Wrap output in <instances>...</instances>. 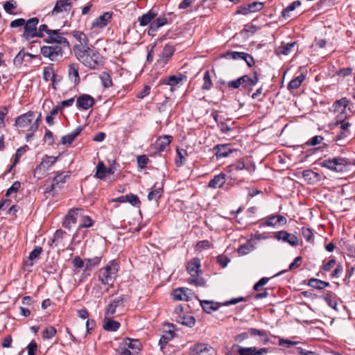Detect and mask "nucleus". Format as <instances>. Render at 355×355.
I'll return each mask as SVG.
<instances>
[{"instance_id": "1", "label": "nucleus", "mask_w": 355, "mask_h": 355, "mask_svg": "<svg viewBox=\"0 0 355 355\" xmlns=\"http://www.w3.org/2000/svg\"><path fill=\"white\" fill-rule=\"evenodd\" d=\"M75 55L84 66L95 69L101 64L103 57L95 48H85L78 46L75 49Z\"/></svg>"}, {"instance_id": "39", "label": "nucleus", "mask_w": 355, "mask_h": 355, "mask_svg": "<svg viewBox=\"0 0 355 355\" xmlns=\"http://www.w3.org/2000/svg\"><path fill=\"white\" fill-rule=\"evenodd\" d=\"M246 53L245 52H236V51H227L223 53L221 57L230 60H243Z\"/></svg>"}, {"instance_id": "63", "label": "nucleus", "mask_w": 355, "mask_h": 355, "mask_svg": "<svg viewBox=\"0 0 355 355\" xmlns=\"http://www.w3.org/2000/svg\"><path fill=\"white\" fill-rule=\"evenodd\" d=\"M37 345L35 340H32L27 346L28 355H35Z\"/></svg>"}, {"instance_id": "12", "label": "nucleus", "mask_w": 355, "mask_h": 355, "mask_svg": "<svg viewBox=\"0 0 355 355\" xmlns=\"http://www.w3.org/2000/svg\"><path fill=\"white\" fill-rule=\"evenodd\" d=\"M62 35L60 30H52L51 32L49 33V35H48L47 38L44 40V42L48 44L55 43L62 45L64 47H69V42L67 39L64 37Z\"/></svg>"}, {"instance_id": "37", "label": "nucleus", "mask_w": 355, "mask_h": 355, "mask_svg": "<svg viewBox=\"0 0 355 355\" xmlns=\"http://www.w3.org/2000/svg\"><path fill=\"white\" fill-rule=\"evenodd\" d=\"M349 104V101L344 97L339 100L336 101L333 104L334 110L338 112L340 109L343 112Z\"/></svg>"}, {"instance_id": "14", "label": "nucleus", "mask_w": 355, "mask_h": 355, "mask_svg": "<svg viewBox=\"0 0 355 355\" xmlns=\"http://www.w3.org/2000/svg\"><path fill=\"white\" fill-rule=\"evenodd\" d=\"M235 347V346H234ZM237 352L239 355H265L268 352L266 347L257 349L256 347H244L236 345Z\"/></svg>"}, {"instance_id": "19", "label": "nucleus", "mask_w": 355, "mask_h": 355, "mask_svg": "<svg viewBox=\"0 0 355 355\" xmlns=\"http://www.w3.org/2000/svg\"><path fill=\"white\" fill-rule=\"evenodd\" d=\"M264 224L266 226L275 227L278 225H285L287 223L286 218L280 214H272L264 218Z\"/></svg>"}, {"instance_id": "35", "label": "nucleus", "mask_w": 355, "mask_h": 355, "mask_svg": "<svg viewBox=\"0 0 355 355\" xmlns=\"http://www.w3.org/2000/svg\"><path fill=\"white\" fill-rule=\"evenodd\" d=\"M182 80V77L176 76H170L161 80V83L169 86H176Z\"/></svg>"}, {"instance_id": "56", "label": "nucleus", "mask_w": 355, "mask_h": 355, "mask_svg": "<svg viewBox=\"0 0 355 355\" xmlns=\"http://www.w3.org/2000/svg\"><path fill=\"white\" fill-rule=\"evenodd\" d=\"M138 167L141 168H145L148 164L149 159L146 155H139L137 157Z\"/></svg>"}, {"instance_id": "28", "label": "nucleus", "mask_w": 355, "mask_h": 355, "mask_svg": "<svg viewBox=\"0 0 355 355\" xmlns=\"http://www.w3.org/2000/svg\"><path fill=\"white\" fill-rule=\"evenodd\" d=\"M73 36L79 42V44H75L73 48V50L74 53H75V49L78 46H84L85 48L88 47L89 40H88L87 37L86 36V35L84 33H83L81 31H73Z\"/></svg>"}, {"instance_id": "25", "label": "nucleus", "mask_w": 355, "mask_h": 355, "mask_svg": "<svg viewBox=\"0 0 355 355\" xmlns=\"http://www.w3.org/2000/svg\"><path fill=\"white\" fill-rule=\"evenodd\" d=\"M225 174L220 173L215 175L209 182L208 187L211 189L220 188L225 182Z\"/></svg>"}, {"instance_id": "60", "label": "nucleus", "mask_w": 355, "mask_h": 355, "mask_svg": "<svg viewBox=\"0 0 355 355\" xmlns=\"http://www.w3.org/2000/svg\"><path fill=\"white\" fill-rule=\"evenodd\" d=\"M20 182L15 181L12 186L6 191V196H9L12 193H16L20 188Z\"/></svg>"}, {"instance_id": "29", "label": "nucleus", "mask_w": 355, "mask_h": 355, "mask_svg": "<svg viewBox=\"0 0 355 355\" xmlns=\"http://www.w3.org/2000/svg\"><path fill=\"white\" fill-rule=\"evenodd\" d=\"M157 16V13L153 11V10H149L147 13L141 15L139 17L138 21L141 26H145L148 24L151 23L152 20L155 18Z\"/></svg>"}, {"instance_id": "42", "label": "nucleus", "mask_w": 355, "mask_h": 355, "mask_svg": "<svg viewBox=\"0 0 355 355\" xmlns=\"http://www.w3.org/2000/svg\"><path fill=\"white\" fill-rule=\"evenodd\" d=\"M100 79L102 85L105 88H109L112 85V80L110 73L106 71H103L100 75Z\"/></svg>"}, {"instance_id": "48", "label": "nucleus", "mask_w": 355, "mask_h": 355, "mask_svg": "<svg viewBox=\"0 0 355 355\" xmlns=\"http://www.w3.org/2000/svg\"><path fill=\"white\" fill-rule=\"evenodd\" d=\"M100 261L101 258L98 257L85 259V269L92 270L94 266L98 265Z\"/></svg>"}, {"instance_id": "45", "label": "nucleus", "mask_w": 355, "mask_h": 355, "mask_svg": "<svg viewBox=\"0 0 355 355\" xmlns=\"http://www.w3.org/2000/svg\"><path fill=\"white\" fill-rule=\"evenodd\" d=\"M296 45V42H290L279 47V54L288 55L293 47Z\"/></svg>"}, {"instance_id": "61", "label": "nucleus", "mask_w": 355, "mask_h": 355, "mask_svg": "<svg viewBox=\"0 0 355 355\" xmlns=\"http://www.w3.org/2000/svg\"><path fill=\"white\" fill-rule=\"evenodd\" d=\"M345 250L347 251L349 256L355 257V245L354 243L349 242L345 243Z\"/></svg>"}, {"instance_id": "59", "label": "nucleus", "mask_w": 355, "mask_h": 355, "mask_svg": "<svg viewBox=\"0 0 355 355\" xmlns=\"http://www.w3.org/2000/svg\"><path fill=\"white\" fill-rule=\"evenodd\" d=\"M249 8L251 12H257L261 10L263 8V3L261 2H253L252 3L248 4Z\"/></svg>"}, {"instance_id": "49", "label": "nucleus", "mask_w": 355, "mask_h": 355, "mask_svg": "<svg viewBox=\"0 0 355 355\" xmlns=\"http://www.w3.org/2000/svg\"><path fill=\"white\" fill-rule=\"evenodd\" d=\"M127 202H129L130 205L135 207H139L141 205V201L138 196L133 193H129L127 195Z\"/></svg>"}, {"instance_id": "4", "label": "nucleus", "mask_w": 355, "mask_h": 355, "mask_svg": "<svg viewBox=\"0 0 355 355\" xmlns=\"http://www.w3.org/2000/svg\"><path fill=\"white\" fill-rule=\"evenodd\" d=\"M259 78L257 71L253 72V76L250 77L248 75H243L235 80H230L227 83V87L230 89H238L240 87L245 89L252 91V87L257 85Z\"/></svg>"}, {"instance_id": "34", "label": "nucleus", "mask_w": 355, "mask_h": 355, "mask_svg": "<svg viewBox=\"0 0 355 355\" xmlns=\"http://www.w3.org/2000/svg\"><path fill=\"white\" fill-rule=\"evenodd\" d=\"M203 83L201 86V89L203 91H209L213 87V83L211 79L210 73L208 70L205 71L203 75Z\"/></svg>"}, {"instance_id": "15", "label": "nucleus", "mask_w": 355, "mask_h": 355, "mask_svg": "<svg viewBox=\"0 0 355 355\" xmlns=\"http://www.w3.org/2000/svg\"><path fill=\"white\" fill-rule=\"evenodd\" d=\"M66 235L67 233L64 230H56L55 232L54 233L53 238L49 241V245L52 248L64 247L65 243L64 242V238Z\"/></svg>"}, {"instance_id": "17", "label": "nucleus", "mask_w": 355, "mask_h": 355, "mask_svg": "<svg viewBox=\"0 0 355 355\" xmlns=\"http://www.w3.org/2000/svg\"><path fill=\"white\" fill-rule=\"evenodd\" d=\"M95 103L94 98L89 94H82L78 97L76 105L83 110H88Z\"/></svg>"}, {"instance_id": "24", "label": "nucleus", "mask_w": 355, "mask_h": 355, "mask_svg": "<svg viewBox=\"0 0 355 355\" xmlns=\"http://www.w3.org/2000/svg\"><path fill=\"white\" fill-rule=\"evenodd\" d=\"M351 126V123L349 122L342 121L340 125V130L338 133L336 137V141L338 145L342 146V143H339L341 140L349 135V128Z\"/></svg>"}, {"instance_id": "53", "label": "nucleus", "mask_w": 355, "mask_h": 355, "mask_svg": "<svg viewBox=\"0 0 355 355\" xmlns=\"http://www.w3.org/2000/svg\"><path fill=\"white\" fill-rule=\"evenodd\" d=\"M153 28L154 30H157L159 28L163 26L167 23V19L164 17H158L153 21Z\"/></svg>"}, {"instance_id": "5", "label": "nucleus", "mask_w": 355, "mask_h": 355, "mask_svg": "<svg viewBox=\"0 0 355 355\" xmlns=\"http://www.w3.org/2000/svg\"><path fill=\"white\" fill-rule=\"evenodd\" d=\"M128 300V297L125 295H121L114 299L106 307L105 318L113 317L117 311H122Z\"/></svg>"}, {"instance_id": "27", "label": "nucleus", "mask_w": 355, "mask_h": 355, "mask_svg": "<svg viewBox=\"0 0 355 355\" xmlns=\"http://www.w3.org/2000/svg\"><path fill=\"white\" fill-rule=\"evenodd\" d=\"M58 157L54 156H47L46 155L41 162V164L36 167L35 170V173H37L38 170L41 169H48L51 166H53L57 161Z\"/></svg>"}, {"instance_id": "57", "label": "nucleus", "mask_w": 355, "mask_h": 355, "mask_svg": "<svg viewBox=\"0 0 355 355\" xmlns=\"http://www.w3.org/2000/svg\"><path fill=\"white\" fill-rule=\"evenodd\" d=\"M17 7L16 1L10 0L5 2L3 4V8L5 11L8 14H12V10Z\"/></svg>"}, {"instance_id": "43", "label": "nucleus", "mask_w": 355, "mask_h": 355, "mask_svg": "<svg viewBox=\"0 0 355 355\" xmlns=\"http://www.w3.org/2000/svg\"><path fill=\"white\" fill-rule=\"evenodd\" d=\"M245 168V165L243 162H238L235 164L227 166L225 170L228 173H233L236 171H241Z\"/></svg>"}, {"instance_id": "62", "label": "nucleus", "mask_w": 355, "mask_h": 355, "mask_svg": "<svg viewBox=\"0 0 355 355\" xmlns=\"http://www.w3.org/2000/svg\"><path fill=\"white\" fill-rule=\"evenodd\" d=\"M323 140V137L320 135H316L313 137L310 140L306 141V144L307 146H316L320 144Z\"/></svg>"}, {"instance_id": "54", "label": "nucleus", "mask_w": 355, "mask_h": 355, "mask_svg": "<svg viewBox=\"0 0 355 355\" xmlns=\"http://www.w3.org/2000/svg\"><path fill=\"white\" fill-rule=\"evenodd\" d=\"M92 225L93 220L89 216H83L82 223L79 225L77 232H78L82 228L90 227L92 226ZM76 234H78V232H76Z\"/></svg>"}, {"instance_id": "18", "label": "nucleus", "mask_w": 355, "mask_h": 355, "mask_svg": "<svg viewBox=\"0 0 355 355\" xmlns=\"http://www.w3.org/2000/svg\"><path fill=\"white\" fill-rule=\"evenodd\" d=\"M175 52V47L171 44H166L162 52L157 60V63L160 65H165L171 59Z\"/></svg>"}, {"instance_id": "11", "label": "nucleus", "mask_w": 355, "mask_h": 355, "mask_svg": "<svg viewBox=\"0 0 355 355\" xmlns=\"http://www.w3.org/2000/svg\"><path fill=\"white\" fill-rule=\"evenodd\" d=\"M83 210L79 208L71 209L65 216L62 225L64 228L70 230L78 220V217L82 216Z\"/></svg>"}, {"instance_id": "31", "label": "nucleus", "mask_w": 355, "mask_h": 355, "mask_svg": "<svg viewBox=\"0 0 355 355\" xmlns=\"http://www.w3.org/2000/svg\"><path fill=\"white\" fill-rule=\"evenodd\" d=\"M200 305L202 309L207 313H211L212 311L218 310L220 307L217 303L209 300L200 301Z\"/></svg>"}, {"instance_id": "8", "label": "nucleus", "mask_w": 355, "mask_h": 355, "mask_svg": "<svg viewBox=\"0 0 355 355\" xmlns=\"http://www.w3.org/2000/svg\"><path fill=\"white\" fill-rule=\"evenodd\" d=\"M35 118L34 112L29 111L19 116L15 120V125L21 130H26L31 132V127Z\"/></svg>"}, {"instance_id": "46", "label": "nucleus", "mask_w": 355, "mask_h": 355, "mask_svg": "<svg viewBox=\"0 0 355 355\" xmlns=\"http://www.w3.org/2000/svg\"><path fill=\"white\" fill-rule=\"evenodd\" d=\"M55 77V75L54 74V71L52 67H44L43 71V78L46 82L51 80L53 83H54Z\"/></svg>"}, {"instance_id": "9", "label": "nucleus", "mask_w": 355, "mask_h": 355, "mask_svg": "<svg viewBox=\"0 0 355 355\" xmlns=\"http://www.w3.org/2000/svg\"><path fill=\"white\" fill-rule=\"evenodd\" d=\"M39 23V19L37 17H32L25 21L24 31L23 37L26 40L36 37L37 36H41L40 34H37V26Z\"/></svg>"}, {"instance_id": "6", "label": "nucleus", "mask_w": 355, "mask_h": 355, "mask_svg": "<svg viewBox=\"0 0 355 355\" xmlns=\"http://www.w3.org/2000/svg\"><path fill=\"white\" fill-rule=\"evenodd\" d=\"M348 164L347 159L338 157L333 159H324L321 162L322 167L327 168L332 171L343 172Z\"/></svg>"}, {"instance_id": "36", "label": "nucleus", "mask_w": 355, "mask_h": 355, "mask_svg": "<svg viewBox=\"0 0 355 355\" xmlns=\"http://www.w3.org/2000/svg\"><path fill=\"white\" fill-rule=\"evenodd\" d=\"M329 285L330 284L329 282L322 281L318 279L313 278V279H311L309 282V286H310L311 287H312L313 288L318 289V290H322L326 287L329 286Z\"/></svg>"}, {"instance_id": "10", "label": "nucleus", "mask_w": 355, "mask_h": 355, "mask_svg": "<svg viewBox=\"0 0 355 355\" xmlns=\"http://www.w3.org/2000/svg\"><path fill=\"white\" fill-rule=\"evenodd\" d=\"M214 352V348L208 343H197L191 346L189 351V355H211Z\"/></svg>"}, {"instance_id": "55", "label": "nucleus", "mask_w": 355, "mask_h": 355, "mask_svg": "<svg viewBox=\"0 0 355 355\" xmlns=\"http://www.w3.org/2000/svg\"><path fill=\"white\" fill-rule=\"evenodd\" d=\"M302 234L306 241H311L313 236V230L309 227H303Z\"/></svg>"}, {"instance_id": "38", "label": "nucleus", "mask_w": 355, "mask_h": 355, "mask_svg": "<svg viewBox=\"0 0 355 355\" xmlns=\"http://www.w3.org/2000/svg\"><path fill=\"white\" fill-rule=\"evenodd\" d=\"M96 169V171L94 177L100 180H104L107 175L106 167L104 163L103 162H99Z\"/></svg>"}, {"instance_id": "2", "label": "nucleus", "mask_w": 355, "mask_h": 355, "mask_svg": "<svg viewBox=\"0 0 355 355\" xmlns=\"http://www.w3.org/2000/svg\"><path fill=\"white\" fill-rule=\"evenodd\" d=\"M119 265L115 260L111 261L98 271V279L103 284L112 285L119 271Z\"/></svg>"}, {"instance_id": "30", "label": "nucleus", "mask_w": 355, "mask_h": 355, "mask_svg": "<svg viewBox=\"0 0 355 355\" xmlns=\"http://www.w3.org/2000/svg\"><path fill=\"white\" fill-rule=\"evenodd\" d=\"M176 322L179 324L192 327L196 324V319L192 315L182 314V316H178L176 318Z\"/></svg>"}, {"instance_id": "51", "label": "nucleus", "mask_w": 355, "mask_h": 355, "mask_svg": "<svg viewBox=\"0 0 355 355\" xmlns=\"http://www.w3.org/2000/svg\"><path fill=\"white\" fill-rule=\"evenodd\" d=\"M42 252V248L41 247H35L30 253L28 256V261H31L29 263L30 266H33V263L32 261L39 257L40 254Z\"/></svg>"}, {"instance_id": "22", "label": "nucleus", "mask_w": 355, "mask_h": 355, "mask_svg": "<svg viewBox=\"0 0 355 355\" xmlns=\"http://www.w3.org/2000/svg\"><path fill=\"white\" fill-rule=\"evenodd\" d=\"M71 2L69 0L58 1L51 11V15H58L63 11L69 12L71 8Z\"/></svg>"}, {"instance_id": "13", "label": "nucleus", "mask_w": 355, "mask_h": 355, "mask_svg": "<svg viewBox=\"0 0 355 355\" xmlns=\"http://www.w3.org/2000/svg\"><path fill=\"white\" fill-rule=\"evenodd\" d=\"M278 241H282L284 243H287L292 246H297L299 245L298 238L293 234H290L286 231L282 230L276 232L274 235Z\"/></svg>"}, {"instance_id": "20", "label": "nucleus", "mask_w": 355, "mask_h": 355, "mask_svg": "<svg viewBox=\"0 0 355 355\" xmlns=\"http://www.w3.org/2000/svg\"><path fill=\"white\" fill-rule=\"evenodd\" d=\"M113 15L112 12H105L103 15L94 19L92 24V28H102L107 26L110 21Z\"/></svg>"}, {"instance_id": "47", "label": "nucleus", "mask_w": 355, "mask_h": 355, "mask_svg": "<svg viewBox=\"0 0 355 355\" xmlns=\"http://www.w3.org/2000/svg\"><path fill=\"white\" fill-rule=\"evenodd\" d=\"M163 193V189L161 188H158L151 191L148 195V200H156L157 201L162 196Z\"/></svg>"}, {"instance_id": "23", "label": "nucleus", "mask_w": 355, "mask_h": 355, "mask_svg": "<svg viewBox=\"0 0 355 355\" xmlns=\"http://www.w3.org/2000/svg\"><path fill=\"white\" fill-rule=\"evenodd\" d=\"M190 294H191V291L190 289L187 288H179L174 290L173 298L175 300L189 301L190 299Z\"/></svg>"}, {"instance_id": "3", "label": "nucleus", "mask_w": 355, "mask_h": 355, "mask_svg": "<svg viewBox=\"0 0 355 355\" xmlns=\"http://www.w3.org/2000/svg\"><path fill=\"white\" fill-rule=\"evenodd\" d=\"M200 266V260L197 257L192 259L187 266V270L191 277L188 282L192 283L196 286H204L206 283L203 277L200 275L201 274Z\"/></svg>"}, {"instance_id": "40", "label": "nucleus", "mask_w": 355, "mask_h": 355, "mask_svg": "<svg viewBox=\"0 0 355 355\" xmlns=\"http://www.w3.org/2000/svg\"><path fill=\"white\" fill-rule=\"evenodd\" d=\"M69 176L70 175L69 172H67L66 174L64 173H60L53 178V181L60 189L61 188L62 184L66 182L67 179L69 178Z\"/></svg>"}, {"instance_id": "50", "label": "nucleus", "mask_w": 355, "mask_h": 355, "mask_svg": "<svg viewBox=\"0 0 355 355\" xmlns=\"http://www.w3.org/2000/svg\"><path fill=\"white\" fill-rule=\"evenodd\" d=\"M56 333V329L53 326H49L43 331L42 337L44 339H51L55 336Z\"/></svg>"}, {"instance_id": "16", "label": "nucleus", "mask_w": 355, "mask_h": 355, "mask_svg": "<svg viewBox=\"0 0 355 355\" xmlns=\"http://www.w3.org/2000/svg\"><path fill=\"white\" fill-rule=\"evenodd\" d=\"M213 150L217 159L226 157L234 151L230 144L216 145Z\"/></svg>"}, {"instance_id": "26", "label": "nucleus", "mask_w": 355, "mask_h": 355, "mask_svg": "<svg viewBox=\"0 0 355 355\" xmlns=\"http://www.w3.org/2000/svg\"><path fill=\"white\" fill-rule=\"evenodd\" d=\"M172 141V137L170 135H164L162 137H159L155 144V148L159 152L164 151L167 146H169Z\"/></svg>"}, {"instance_id": "7", "label": "nucleus", "mask_w": 355, "mask_h": 355, "mask_svg": "<svg viewBox=\"0 0 355 355\" xmlns=\"http://www.w3.org/2000/svg\"><path fill=\"white\" fill-rule=\"evenodd\" d=\"M41 53L51 61H58L63 56L62 47L58 45L44 46L41 47Z\"/></svg>"}, {"instance_id": "32", "label": "nucleus", "mask_w": 355, "mask_h": 355, "mask_svg": "<svg viewBox=\"0 0 355 355\" xmlns=\"http://www.w3.org/2000/svg\"><path fill=\"white\" fill-rule=\"evenodd\" d=\"M122 343L125 345V347L126 346L130 349L140 350L141 343L137 339L125 338L123 340Z\"/></svg>"}, {"instance_id": "58", "label": "nucleus", "mask_w": 355, "mask_h": 355, "mask_svg": "<svg viewBox=\"0 0 355 355\" xmlns=\"http://www.w3.org/2000/svg\"><path fill=\"white\" fill-rule=\"evenodd\" d=\"M26 55H29V53L22 51L19 52L14 59V64L16 65L21 64Z\"/></svg>"}, {"instance_id": "21", "label": "nucleus", "mask_w": 355, "mask_h": 355, "mask_svg": "<svg viewBox=\"0 0 355 355\" xmlns=\"http://www.w3.org/2000/svg\"><path fill=\"white\" fill-rule=\"evenodd\" d=\"M79 66L78 64L71 63L68 66V78L69 80L73 83L74 85H77L80 83L79 76Z\"/></svg>"}, {"instance_id": "41", "label": "nucleus", "mask_w": 355, "mask_h": 355, "mask_svg": "<svg viewBox=\"0 0 355 355\" xmlns=\"http://www.w3.org/2000/svg\"><path fill=\"white\" fill-rule=\"evenodd\" d=\"M301 5V2L300 1H294L290 5H288L286 8H284L282 11V16L284 18H287L290 17V12L293 11L296 8Z\"/></svg>"}, {"instance_id": "64", "label": "nucleus", "mask_w": 355, "mask_h": 355, "mask_svg": "<svg viewBox=\"0 0 355 355\" xmlns=\"http://www.w3.org/2000/svg\"><path fill=\"white\" fill-rule=\"evenodd\" d=\"M119 355H132V353L130 352V349H128L126 346L121 343L118 349Z\"/></svg>"}, {"instance_id": "33", "label": "nucleus", "mask_w": 355, "mask_h": 355, "mask_svg": "<svg viewBox=\"0 0 355 355\" xmlns=\"http://www.w3.org/2000/svg\"><path fill=\"white\" fill-rule=\"evenodd\" d=\"M304 79L305 76L304 74L299 75L289 82L287 86L288 89L291 91L298 89Z\"/></svg>"}, {"instance_id": "44", "label": "nucleus", "mask_w": 355, "mask_h": 355, "mask_svg": "<svg viewBox=\"0 0 355 355\" xmlns=\"http://www.w3.org/2000/svg\"><path fill=\"white\" fill-rule=\"evenodd\" d=\"M120 327V323L112 320H108L103 324V329L107 331H115Z\"/></svg>"}, {"instance_id": "52", "label": "nucleus", "mask_w": 355, "mask_h": 355, "mask_svg": "<svg viewBox=\"0 0 355 355\" xmlns=\"http://www.w3.org/2000/svg\"><path fill=\"white\" fill-rule=\"evenodd\" d=\"M60 110V105H57L52 109L50 112V114L47 115L46 117V121L48 124L52 125L53 123V118L56 116Z\"/></svg>"}]
</instances>
